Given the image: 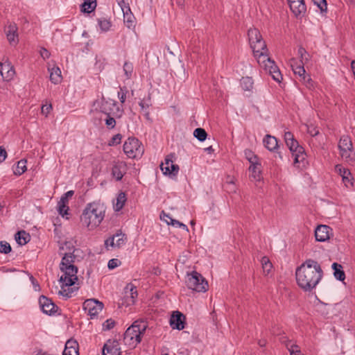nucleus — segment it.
Returning a JSON list of instances; mask_svg holds the SVG:
<instances>
[{"label":"nucleus","mask_w":355,"mask_h":355,"mask_svg":"<svg viewBox=\"0 0 355 355\" xmlns=\"http://www.w3.org/2000/svg\"><path fill=\"white\" fill-rule=\"evenodd\" d=\"M323 276L320 265L313 259H306L295 271L297 284L304 291L311 292Z\"/></svg>","instance_id":"f257e3e1"},{"label":"nucleus","mask_w":355,"mask_h":355,"mask_svg":"<svg viewBox=\"0 0 355 355\" xmlns=\"http://www.w3.org/2000/svg\"><path fill=\"white\" fill-rule=\"evenodd\" d=\"M105 210L103 206L99 203H89L80 216L83 225L89 229H94L98 226L104 218Z\"/></svg>","instance_id":"f03ea898"},{"label":"nucleus","mask_w":355,"mask_h":355,"mask_svg":"<svg viewBox=\"0 0 355 355\" xmlns=\"http://www.w3.org/2000/svg\"><path fill=\"white\" fill-rule=\"evenodd\" d=\"M147 325L144 322L135 321L124 333L123 342L130 348H135L141 341Z\"/></svg>","instance_id":"7ed1b4c3"},{"label":"nucleus","mask_w":355,"mask_h":355,"mask_svg":"<svg viewBox=\"0 0 355 355\" xmlns=\"http://www.w3.org/2000/svg\"><path fill=\"white\" fill-rule=\"evenodd\" d=\"M248 36L250 47L256 58L268 53L266 44L257 28H250L248 31Z\"/></svg>","instance_id":"20e7f679"},{"label":"nucleus","mask_w":355,"mask_h":355,"mask_svg":"<svg viewBox=\"0 0 355 355\" xmlns=\"http://www.w3.org/2000/svg\"><path fill=\"white\" fill-rule=\"evenodd\" d=\"M284 140L294 159V164L303 162L306 158V154L302 146L294 138L292 132L288 131L284 133Z\"/></svg>","instance_id":"39448f33"},{"label":"nucleus","mask_w":355,"mask_h":355,"mask_svg":"<svg viewBox=\"0 0 355 355\" xmlns=\"http://www.w3.org/2000/svg\"><path fill=\"white\" fill-rule=\"evenodd\" d=\"M338 147L342 159L349 164H354L355 152L351 138L348 135H343L339 140Z\"/></svg>","instance_id":"423d86ee"},{"label":"nucleus","mask_w":355,"mask_h":355,"mask_svg":"<svg viewBox=\"0 0 355 355\" xmlns=\"http://www.w3.org/2000/svg\"><path fill=\"white\" fill-rule=\"evenodd\" d=\"M186 284L188 288L196 292H205L208 290V282L203 276L196 272L193 271L187 274Z\"/></svg>","instance_id":"0eeeda50"},{"label":"nucleus","mask_w":355,"mask_h":355,"mask_svg":"<svg viewBox=\"0 0 355 355\" xmlns=\"http://www.w3.org/2000/svg\"><path fill=\"white\" fill-rule=\"evenodd\" d=\"M257 60L260 66L262 67L266 72H268L274 80L277 83L281 82L282 75L275 62L269 58L268 53L257 58Z\"/></svg>","instance_id":"6e6552de"},{"label":"nucleus","mask_w":355,"mask_h":355,"mask_svg":"<svg viewBox=\"0 0 355 355\" xmlns=\"http://www.w3.org/2000/svg\"><path fill=\"white\" fill-rule=\"evenodd\" d=\"M144 150V147L139 139L135 137L128 138L123 144V152L129 158L135 159L141 157Z\"/></svg>","instance_id":"1a4fd4ad"},{"label":"nucleus","mask_w":355,"mask_h":355,"mask_svg":"<svg viewBox=\"0 0 355 355\" xmlns=\"http://www.w3.org/2000/svg\"><path fill=\"white\" fill-rule=\"evenodd\" d=\"M94 105H96V109L98 110L101 112L105 114H114L116 110L117 112L119 111V108L117 106V103L114 100L112 99H106L103 97L99 101H96L94 103Z\"/></svg>","instance_id":"9d476101"},{"label":"nucleus","mask_w":355,"mask_h":355,"mask_svg":"<svg viewBox=\"0 0 355 355\" xmlns=\"http://www.w3.org/2000/svg\"><path fill=\"white\" fill-rule=\"evenodd\" d=\"M61 271L64 272V274L60 277V282L63 284V286H71L76 284L78 281L77 268H67L66 267L63 268H60Z\"/></svg>","instance_id":"9b49d317"},{"label":"nucleus","mask_w":355,"mask_h":355,"mask_svg":"<svg viewBox=\"0 0 355 355\" xmlns=\"http://www.w3.org/2000/svg\"><path fill=\"white\" fill-rule=\"evenodd\" d=\"M103 308V302L93 298L86 300L83 303L84 310L88 313L92 318L96 316Z\"/></svg>","instance_id":"f8f14e48"},{"label":"nucleus","mask_w":355,"mask_h":355,"mask_svg":"<svg viewBox=\"0 0 355 355\" xmlns=\"http://www.w3.org/2000/svg\"><path fill=\"white\" fill-rule=\"evenodd\" d=\"M173 155L170 154L165 158V162L160 164V169L164 175L176 176L179 171V166L173 162Z\"/></svg>","instance_id":"ddd939ff"},{"label":"nucleus","mask_w":355,"mask_h":355,"mask_svg":"<svg viewBox=\"0 0 355 355\" xmlns=\"http://www.w3.org/2000/svg\"><path fill=\"white\" fill-rule=\"evenodd\" d=\"M39 304L42 311L47 315H53L56 313L58 307L49 297L41 295L39 298Z\"/></svg>","instance_id":"4468645a"},{"label":"nucleus","mask_w":355,"mask_h":355,"mask_svg":"<svg viewBox=\"0 0 355 355\" xmlns=\"http://www.w3.org/2000/svg\"><path fill=\"white\" fill-rule=\"evenodd\" d=\"M290 8L295 17L303 16L306 10L304 0H288Z\"/></svg>","instance_id":"2eb2a0df"},{"label":"nucleus","mask_w":355,"mask_h":355,"mask_svg":"<svg viewBox=\"0 0 355 355\" xmlns=\"http://www.w3.org/2000/svg\"><path fill=\"white\" fill-rule=\"evenodd\" d=\"M332 230L325 225H318L315 230V239L320 242H324L330 238V233Z\"/></svg>","instance_id":"dca6fc26"},{"label":"nucleus","mask_w":355,"mask_h":355,"mask_svg":"<svg viewBox=\"0 0 355 355\" xmlns=\"http://www.w3.org/2000/svg\"><path fill=\"white\" fill-rule=\"evenodd\" d=\"M185 316L179 311L173 314L170 319V324L173 329L182 330L184 328Z\"/></svg>","instance_id":"f3484780"},{"label":"nucleus","mask_w":355,"mask_h":355,"mask_svg":"<svg viewBox=\"0 0 355 355\" xmlns=\"http://www.w3.org/2000/svg\"><path fill=\"white\" fill-rule=\"evenodd\" d=\"M0 74L3 80L8 81L15 75V70L12 64L8 62H0Z\"/></svg>","instance_id":"a211bd4d"},{"label":"nucleus","mask_w":355,"mask_h":355,"mask_svg":"<svg viewBox=\"0 0 355 355\" xmlns=\"http://www.w3.org/2000/svg\"><path fill=\"white\" fill-rule=\"evenodd\" d=\"M116 340H109L103 346V355H121Z\"/></svg>","instance_id":"6ab92c4d"},{"label":"nucleus","mask_w":355,"mask_h":355,"mask_svg":"<svg viewBox=\"0 0 355 355\" xmlns=\"http://www.w3.org/2000/svg\"><path fill=\"white\" fill-rule=\"evenodd\" d=\"M126 171V164L124 162H116L112 170V176L117 180H121Z\"/></svg>","instance_id":"aec40b11"},{"label":"nucleus","mask_w":355,"mask_h":355,"mask_svg":"<svg viewBox=\"0 0 355 355\" xmlns=\"http://www.w3.org/2000/svg\"><path fill=\"white\" fill-rule=\"evenodd\" d=\"M17 27L15 24H10L5 28V33L7 39L10 44H16L18 40V35L17 33Z\"/></svg>","instance_id":"412c9836"},{"label":"nucleus","mask_w":355,"mask_h":355,"mask_svg":"<svg viewBox=\"0 0 355 355\" xmlns=\"http://www.w3.org/2000/svg\"><path fill=\"white\" fill-rule=\"evenodd\" d=\"M62 355H79L78 343L69 340L65 344Z\"/></svg>","instance_id":"4be33fe9"},{"label":"nucleus","mask_w":355,"mask_h":355,"mask_svg":"<svg viewBox=\"0 0 355 355\" xmlns=\"http://www.w3.org/2000/svg\"><path fill=\"white\" fill-rule=\"evenodd\" d=\"M160 218L161 219L165 220L168 225H171L176 227H181L186 232H189V229L185 224L180 222L178 220L172 218L168 214H165L164 211H162V214L160 216Z\"/></svg>","instance_id":"5701e85b"},{"label":"nucleus","mask_w":355,"mask_h":355,"mask_svg":"<svg viewBox=\"0 0 355 355\" xmlns=\"http://www.w3.org/2000/svg\"><path fill=\"white\" fill-rule=\"evenodd\" d=\"M123 21L125 24V26L128 28H132L135 27V17L132 14L130 11V7H125L123 8Z\"/></svg>","instance_id":"b1692460"},{"label":"nucleus","mask_w":355,"mask_h":355,"mask_svg":"<svg viewBox=\"0 0 355 355\" xmlns=\"http://www.w3.org/2000/svg\"><path fill=\"white\" fill-rule=\"evenodd\" d=\"M150 100V95H148L146 99H143L139 103V105L140 106L141 110L143 112L144 115L146 120H148L150 122H152V119L150 116V112L148 110V109L151 106Z\"/></svg>","instance_id":"393cba45"},{"label":"nucleus","mask_w":355,"mask_h":355,"mask_svg":"<svg viewBox=\"0 0 355 355\" xmlns=\"http://www.w3.org/2000/svg\"><path fill=\"white\" fill-rule=\"evenodd\" d=\"M249 170L251 172V177L254 181H259L261 180V165L259 161L254 164H250Z\"/></svg>","instance_id":"a878e982"},{"label":"nucleus","mask_w":355,"mask_h":355,"mask_svg":"<svg viewBox=\"0 0 355 355\" xmlns=\"http://www.w3.org/2000/svg\"><path fill=\"white\" fill-rule=\"evenodd\" d=\"M75 256L72 253H66L64 256L62 257L60 268H63L64 267L67 268H76L73 263L74 262Z\"/></svg>","instance_id":"bb28decb"},{"label":"nucleus","mask_w":355,"mask_h":355,"mask_svg":"<svg viewBox=\"0 0 355 355\" xmlns=\"http://www.w3.org/2000/svg\"><path fill=\"white\" fill-rule=\"evenodd\" d=\"M50 72V80L53 84H58L62 80L61 71L59 67H53L48 69Z\"/></svg>","instance_id":"cd10ccee"},{"label":"nucleus","mask_w":355,"mask_h":355,"mask_svg":"<svg viewBox=\"0 0 355 355\" xmlns=\"http://www.w3.org/2000/svg\"><path fill=\"white\" fill-rule=\"evenodd\" d=\"M263 141L265 147L270 151L275 150L278 146L277 139L270 135H267Z\"/></svg>","instance_id":"c85d7f7f"},{"label":"nucleus","mask_w":355,"mask_h":355,"mask_svg":"<svg viewBox=\"0 0 355 355\" xmlns=\"http://www.w3.org/2000/svg\"><path fill=\"white\" fill-rule=\"evenodd\" d=\"M31 236L24 230L19 231L15 234V240L17 243L20 245H24L29 242Z\"/></svg>","instance_id":"c756f323"},{"label":"nucleus","mask_w":355,"mask_h":355,"mask_svg":"<svg viewBox=\"0 0 355 355\" xmlns=\"http://www.w3.org/2000/svg\"><path fill=\"white\" fill-rule=\"evenodd\" d=\"M332 269L334 270V275L336 279L343 281L345 279V274L340 264L334 263L332 264Z\"/></svg>","instance_id":"7c9ffc66"},{"label":"nucleus","mask_w":355,"mask_h":355,"mask_svg":"<svg viewBox=\"0 0 355 355\" xmlns=\"http://www.w3.org/2000/svg\"><path fill=\"white\" fill-rule=\"evenodd\" d=\"M126 201V196L125 193L121 192L116 197V202H114V208L115 211H120L124 206Z\"/></svg>","instance_id":"2f4dec72"},{"label":"nucleus","mask_w":355,"mask_h":355,"mask_svg":"<svg viewBox=\"0 0 355 355\" xmlns=\"http://www.w3.org/2000/svg\"><path fill=\"white\" fill-rule=\"evenodd\" d=\"M241 85L243 90L251 91L253 88L254 82L251 77H243L241 80Z\"/></svg>","instance_id":"473e14b6"},{"label":"nucleus","mask_w":355,"mask_h":355,"mask_svg":"<svg viewBox=\"0 0 355 355\" xmlns=\"http://www.w3.org/2000/svg\"><path fill=\"white\" fill-rule=\"evenodd\" d=\"M82 6L83 12L90 13L96 8V0H84Z\"/></svg>","instance_id":"72a5a7b5"},{"label":"nucleus","mask_w":355,"mask_h":355,"mask_svg":"<svg viewBox=\"0 0 355 355\" xmlns=\"http://www.w3.org/2000/svg\"><path fill=\"white\" fill-rule=\"evenodd\" d=\"M26 171V160L21 159L17 164L14 173L17 175H21Z\"/></svg>","instance_id":"f704fd0d"},{"label":"nucleus","mask_w":355,"mask_h":355,"mask_svg":"<svg viewBox=\"0 0 355 355\" xmlns=\"http://www.w3.org/2000/svg\"><path fill=\"white\" fill-rule=\"evenodd\" d=\"M193 136L200 141H204L207 137V133L205 129L198 128L193 131Z\"/></svg>","instance_id":"c9c22d12"},{"label":"nucleus","mask_w":355,"mask_h":355,"mask_svg":"<svg viewBox=\"0 0 355 355\" xmlns=\"http://www.w3.org/2000/svg\"><path fill=\"white\" fill-rule=\"evenodd\" d=\"M115 247L121 248L123 245L126 241V236L124 234L119 232L114 235Z\"/></svg>","instance_id":"e433bc0d"},{"label":"nucleus","mask_w":355,"mask_h":355,"mask_svg":"<svg viewBox=\"0 0 355 355\" xmlns=\"http://www.w3.org/2000/svg\"><path fill=\"white\" fill-rule=\"evenodd\" d=\"M123 71L127 79L131 78L133 72L132 64L129 62H125L123 64Z\"/></svg>","instance_id":"4c0bfd02"},{"label":"nucleus","mask_w":355,"mask_h":355,"mask_svg":"<svg viewBox=\"0 0 355 355\" xmlns=\"http://www.w3.org/2000/svg\"><path fill=\"white\" fill-rule=\"evenodd\" d=\"M245 156L250 164H254L256 162L259 161L258 157L250 150L247 149L245 150Z\"/></svg>","instance_id":"58836bf2"},{"label":"nucleus","mask_w":355,"mask_h":355,"mask_svg":"<svg viewBox=\"0 0 355 355\" xmlns=\"http://www.w3.org/2000/svg\"><path fill=\"white\" fill-rule=\"evenodd\" d=\"M292 67H293V70L295 74H297L299 76L302 78V80H305V79H306L305 72L306 71H305L304 67L301 66V65H297L295 67L292 65Z\"/></svg>","instance_id":"ea45409f"},{"label":"nucleus","mask_w":355,"mask_h":355,"mask_svg":"<svg viewBox=\"0 0 355 355\" xmlns=\"http://www.w3.org/2000/svg\"><path fill=\"white\" fill-rule=\"evenodd\" d=\"M98 25L103 31H107L111 26L110 21L106 19H98Z\"/></svg>","instance_id":"a19ab883"},{"label":"nucleus","mask_w":355,"mask_h":355,"mask_svg":"<svg viewBox=\"0 0 355 355\" xmlns=\"http://www.w3.org/2000/svg\"><path fill=\"white\" fill-rule=\"evenodd\" d=\"M11 250V246L8 242L0 241V253L8 254Z\"/></svg>","instance_id":"79ce46f5"},{"label":"nucleus","mask_w":355,"mask_h":355,"mask_svg":"<svg viewBox=\"0 0 355 355\" xmlns=\"http://www.w3.org/2000/svg\"><path fill=\"white\" fill-rule=\"evenodd\" d=\"M313 2L318 6L322 12L327 10V4L326 0H313Z\"/></svg>","instance_id":"37998d69"},{"label":"nucleus","mask_w":355,"mask_h":355,"mask_svg":"<svg viewBox=\"0 0 355 355\" xmlns=\"http://www.w3.org/2000/svg\"><path fill=\"white\" fill-rule=\"evenodd\" d=\"M107 118L105 120V125L110 129H112L116 125V121L114 117L110 116L111 114H106Z\"/></svg>","instance_id":"c03bdc74"},{"label":"nucleus","mask_w":355,"mask_h":355,"mask_svg":"<svg viewBox=\"0 0 355 355\" xmlns=\"http://www.w3.org/2000/svg\"><path fill=\"white\" fill-rule=\"evenodd\" d=\"M58 212L62 216L69 214V207L67 205L58 204Z\"/></svg>","instance_id":"a18cd8bd"},{"label":"nucleus","mask_w":355,"mask_h":355,"mask_svg":"<svg viewBox=\"0 0 355 355\" xmlns=\"http://www.w3.org/2000/svg\"><path fill=\"white\" fill-rule=\"evenodd\" d=\"M128 90L125 87H120V91L118 92V97L121 103H123L126 99V94Z\"/></svg>","instance_id":"49530a36"},{"label":"nucleus","mask_w":355,"mask_h":355,"mask_svg":"<svg viewBox=\"0 0 355 355\" xmlns=\"http://www.w3.org/2000/svg\"><path fill=\"white\" fill-rule=\"evenodd\" d=\"M326 306L327 304L320 301L316 304L317 311L320 312L322 315L328 314V311L327 310Z\"/></svg>","instance_id":"de8ad7c7"},{"label":"nucleus","mask_w":355,"mask_h":355,"mask_svg":"<svg viewBox=\"0 0 355 355\" xmlns=\"http://www.w3.org/2000/svg\"><path fill=\"white\" fill-rule=\"evenodd\" d=\"M64 286H63V284H62V288H61V290L59 291V294L64 297L69 298L71 296V294L73 292V289L72 288L66 289V288H64Z\"/></svg>","instance_id":"09e8293b"},{"label":"nucleus","mask_w":355,"mask_h":355,"mask_svg":"<svg viewBox=\"0 0 355 355\" xmlns=\"http://www.w3.org/2000/svg\"><path fill=\"white\" fill-rule=\"evenodd\" d=\"M115 326V322L112 319L107 320L103 324V330H110Z\"/></svg>","instance_id":"8fccbe9b"},{"label":"nucleus","mask_w":355,"mask_h":355,"mask_svg":"<svg viewBox=\"0 0 355 355\" xmlns=\"http://www.w3.org/2000/svg\"><path fill=\"white\" fill-rule=\"evenodd\" d=\"M122 136L121 134H116L112 137L109 142V146H114L120 144Z\"/></svg>","instance_id":"3c124183"},{"label":"nucleus","mask_w":355,"mask_h":355,"mask_svg":"<svg viewBox=\"0 0 355 355\" xmlns=\"http://www.w3.org/2000/svg\"><path fill=\"white\" fill-rule=\"evenodd\" d=\"M121 263V261L117 259H112L108 261V268L109 269H114L116 268L119 264Z\"/></svg>","instance_id":"603ef678"},{"label":"nucleus","mask_w":355,"mask_h":355,"mask_svg":"<svg viewBox=\"0 0 355 355\" xmlns=\"http://www.w3.org/2000/svg\"><path fill=\"white\" fill-rule=\"evenodd\" d=\"M288 348L290 355H302L297 345H292L290 348L288 347Z\"/></svg>","instance_id":"864d4df0"},{"label":"nucleus","mask_w":355,"mask_h":355,"mask_svg":"<svg viewBox=\"0 0 355 355\" xmlns=\"http://www.w3.org/2000/svg\"><path fill=\"white\" fill-rule=\"evenodd\" d=\"M129 287H130V297H131V298L134 299L137 296V288L135 286H134L133 285L130 284V285H128L126 286V288L128 289V288H129Z\"/></svg>","instance_id":"5fc2aeb1"},{"label":"nucleus","mask_w":355,"mask_h":355,"mask_svg":"<svg viewBox=\"0 0 355 355\" xmlns=\"http://www.w3.org/2000/svg\"><path fill=\"white\" fill-rule=\"evenodd\" d=\"M40 53L41 57L44 60L48 59L51 55V53H49V51L47 49H46L45 48H41V49L40 51Z\"/></svg>","instance_id":"6e6d98bb"},{"label":"nucleus","mask_w":355,"mask_h":355,"mask_svg":"<svg viewBox=\"0 0 355 355\" xmlns=\"http://www.w3.org/2000/svg\"><path fill=\"white\" fill-rule=\"evenodd\" d=\"M352 175H349L348 177L347 176H343L342 177V180L343 182V183L345 184V185L348 187L349 185H352Z\"/></svg>","instance_id":"4d7b16f0"},{"label":"nucleus","mask_w":355,"mask_h":355,"mask_svg":"<svg viewBox=\"0 0 355 355\" xmlns=\"http://www.w3.org/2000/svg\"><path fill=\"white\" fill-rule=\"evenodd\" d=\"M114 236L113 235V236L112 237H110L108 238L107 240H105V245L106 246V248H107L109 245L112 246V247H115V241H114Z\"/></svg>","instance_id":"13d9d810"},{"label":"nucleus","mask_w":355,"mask_h":355,"mask_svg":"<svg viewBox=\"0 0 355 355\" xmlns=\"http://www.w3.org/2000/svg\"><path fill=\"white\" fill-rule=\"evenodd\" d=\"M308 132L312 136L315 137L319 134V130L313 126L308 127Z\"/></svg>","instance_id":"bf43d9fd"},{"label":"nucleus","mask_w":355,"mask_h":355,"mask_svg":"<svg viewBox=\"0 0 355 355\" xmlns=\"http://www.w3.org/2000/svg\"><path fill=\"white\" fill-rule=\"evenodd\" d=\"M7 157V152L5 148L0 146V162H3Z\"/></svg>","instance_id":"052dcab7"},{"label":"nucleus","mask_w":355,"mask_h":355,"mask_svg":"<svg viewBox=\"0 0 355 355\" xmlns=\"http://www.w3.org/2000/svg\"><path fill=\"white\" fill-rule=\"evenodd\" d=\"M345 168H344L341 164H337L335 166V171L341 177H343Z\"/></svg>","instance_id":"680f3d73"},{"label":"nucleus","mask_w":355,"mask_h":355,"mask_svg":"<svg viewBox=\"0 0 355 355\" xmlns=\"http://www.w3.org/2000/svg\"><path fill=\"white\" fill-rule=\"evenodd\" d=\"M52 109V106L51 104L49 105H44L42 107V112L46 115H47L51 110Z\"/></svg>","instance_id":"e2e57ef3"},{"label":"nucleus","mask_w":355,"mask_h":355,"mask_svg":"<svg viewBox=\"0 0 355 355\" xmlns=\"http://www.w3.org/2000/svg\"><path fill=\"white\" fill-rule=\"evenodd\" d=\"M298 53L300 55L302 60H303V59L307 60V58L306 57V55H308V53L304 48L300 47L298 49Z\"/></svg>","instance_id":"0e129e2a"},{"label":"nucleus","mask_w":355,"mask_h":355,"mask_svg":"<svg viewBox=\"0 0 355 355\" xmlns=\"http://www.w3.org/2000/svg\"><path fill=\"white\" fill-rule=\"evenodd\" d=\"M262 268H263V272L266 273V275H268L270 272V270L272 268V265L271 263H268V264L263 266Z\"/></svg>","instance_id":"69168bd1"},{"label":"nucleus","mask_w":355,"mask_h":355,"mask_svg":"<svg viewBox=\"0 0 355 355\" xmlns=\"http://www.w3.org/2000/svg\"><path fill=\"white\" fill-rule=\"evenodd\" d=\"M175 355H189V352L187 349H179Z\"/></svg>","instance_id":"338daca9"},{"label":"nucleus","mask_w":355,"mask_h":355,"mask_svg":"<svg viewBox=\"0 0 355 355\" xmlns=\"http://www.w3.org/2000/svg\"><path fill=\"white\" fill-rule=\"evenodd\" d=\"M227 186H228V189H230V191H233V192H235L236 191V187L234 185V183L232 180L230 181V182H227Z\"/></svg>","instance_id":"774afa93"}]
</instances>
